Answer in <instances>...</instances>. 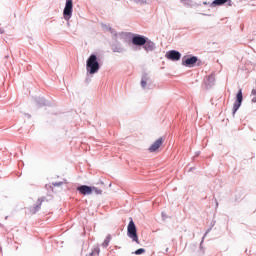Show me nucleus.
I'll use <instances>...</instances> for the list:
<instances>
[{
    "mask_svg": "<svg viewBox=\"0 0 256 256\" xmlns=\"http://www.w3.org/2000/svg\"><path fill=\"white\" fill-rule=\"evenodd\" d=\"M143 253H145V249H143V248H140L135 251V255H143Z\"/></svg>",
    "mask_w": 256,
    "mask_h": 256,
    "instance_id": "obj_16",
    "label": "nucleus"
},
{
    "mask_svg": "<svg viewBox=\"0 0 256 256\" xmlns=\"http://www.w3.org/2000/svg\"><path fill=\"white\" fill-rule=\"evenodd\" d=\"M111 241V238H106L105 240H104V242H103V246L104 247H108L109 246V242Z\"/></svg>",
    "mask_w": 256,
    "mask_h": 256,
    "instance_id": "obj_17",
    "label": "nucleus"
},
{
    "mask_svg": "<svg viewBox=\"0 0 256 256\" xmlns=\"http://www.w3.org/2000/svg\"><path fill=\"white\" fill-rule=\"evenodd\" d=\"M169 251V248H166V252Z\"/></svg>",
    "mask_w": 256,
    "mask_h": 256,
    "instance_id": "obj_20",
    "label": "nucleus"
},
{
    "mask_svg": "<svg viewBox=\"0 0 256 256\" xmlns=\"http://www.w3.org/2000/svg\"><path fill=\"white\" fill-rule=\"evenodd\" d=\"M166 59L170 61H179L181 59V53L177 50H171L166 53Z\"/></svg>",
    "mask_w": 256,
    "mask_h": 256,
    "instance_id": "obj_8",
    "label": "nucleus"
},
{
    "mask_svg": "<svg viewBox=\"0 0 256 256\" xmlns=\"http://www.w3.org/2000/svg\"><path fill=\"white\" fill-rule=\"evenodd\" d=\"M81 195H91V186L82 185L77 188Z\"/></svg>",
    "mask_w": 256,
    "mask_h": 256,
    "instance_id": "obj_10",
    "label": "nucleus"
},
{
    "mask_svg": "<svg viewBox=\"0 0 256 256\" xmlns=\"http://www.w3.org/2000/svg\"><path fill=\"white\" fill-rule=\"evenodd\" d=\"M100 249L99 247H95L92 252L90 253V256H99Z\"/></svg>",
    "mask_w": 256,
    "mask_h": 256,
    "instance_id": "obj_15",
    "label": "nucleus"
},
{
    "mask_svg": "<svg viewBox=\"0 0 256 256\" xmlns=\"http://www.w3.org/2000/svg\"><path fill=\"white\" fill-rule=\"evenodd\" d=\"M39 209H41V202H37L34 206L30 207V213H32V215H35V213L39 211Z\"/></svg>",
    "mask_w": 256,
    "mask_h": 256,
    "instance_id": "obj_12",
    "label": "nucleus"
},
{
    "mask_svg": "<svg viewBox=\"0 0 256 256\" xmlns=\"http://www.w3.org/2000/svg\"><path fill=\"white\" fill-rule=\"evenodd\" d=\"M251 93L252 95H256V89H253Z\"/></svg>",
    "mask_w": 256,
    "mask_h": 256,
    "instance_id": "obj_18",
    "label": "nucleus"
},
{
    "mask_svg": "<svg viewBox=\"0 0 256 256\" xmlns=\"http://www.w3.org/2000/svg\"><path fill=\"white\" fill-rule=\"evenodd\" d=\"M149 80V76L147 75V73H144L142 75V80H141V87L143 89H145L147 87V81Z\"/></svg>",
    "mask_w": 256,
    "mask_h": 256,
    "instance_id": "obj_11",
    "label": "nucleus"
},
{
    "mask_svg": "<svg viewBox=\"0 0 256 256\" xmlns=\"http://www.w3.org/2000/svg\"><path fill=\"white\" fill-rule=\"evenodd\" d=\"M99 69L101 66L99 65V61L97 60V56L92 54L86 61V71L89 75H95V73H99Z\"/></svg>",
    "mask_w": 256,
    "mask_h": 256,
    "instance_id": "obj_1",
    "label": "nucleus"
},
{
    "mask_svg": "<svg viewBox=\"0 0 256 256\" xmlns=\"http://www.w3.org/2000/svg\"><path fill=\"white\" fill-rule=\"evenodd\" d=\"M91 187V194L95 193L96 195H101L103 193V190L95 187V186H90Z\"/></svg>",
    "mask_w": 256,
    "mask_h": 256,
    "instance_id": "obj_14",
    "label": "nucleus"
},
{
    "mask_svg": "<svg viewBox=\"0 0 256 256\" xmlns=\"http://www.w3.org/2000/svg\"><path fill=\"white\" fill-rule=\"evenodd\" d=\"M204 5H209V3H207V2H204Z\"/></svg>",
    "mask_w": 256,
    "mask_h": 256,
    "instance_id": "obj_19",
    "label": "nucleus"
},
{
    "mask_svg": "<svg viewBox=\"0 0 256 256\" xmlns=\"http://www.w3.org/2000/svg\"><path fill=\"white\" fill-rule=\"evenodd\" d=\"M132 43L133 45H136L137 47H143L145 43H147V38L141 35H136L132 37Z\"/></svg>",
    "mask_w": 256,
    "mask_h": 256,
    "instance_id": "obj_7",
    "label": "nucleus"
},
{
    "mask_svg": "<svg viewBox=\"0 0 256 256\" xmlns=\"http://www.w3.org/2000/svg\"><path fill=\"white\" fill-rule=\"evenodd\" d=\"M163 143H165V138L160 137L158 138L150 147H149V152L150 153H157V151H159L161 145H163Z\"/></svg>",
    "mask_w": 256,
    "mask_h": 256,
    "instance_id": "obj_6",
    "label": "nucleus"
},
{
    "mask_svg": "<svg viewBox=\"0 0 256 256\" xmlns=\"http://www.w3.org/2000/svg\"><path fill=\"white\" fill-rule=\"evenodd\" d=\"M199 61L197 56H185L182 58V65L184 67H195V63Z\"/></svg>",
    "mask_w": 256,
    "mask_h": 256,
    "instance_id": "obj_4",
    "label": "nucleus"
},
{
    "mask_svg": "<svg viewBox=\"0 0 256 256\" xmlns=\"http://www.w3.org/2000/svg\"><path fill=\"white\" fill-rule=\"evenodd\" d=\"M241 103H243V91L240 89L236 95V102L233 105V115L239 111V107H241Z\"/></svg>",
    "mask_w": 256,
    "mask_h": 256,
    "instance_id": "obj_5",
    "label": "nucleus"
},
{
    "mask_svg": "<svg viewBox=\"0 0 256 256\" xmlns=\"http://www.w3.org/2000/svg\"><path fill=\"white\" fill-rule=\"evenodd\" d=\"M144 49L146 51H153L155 49V44L153 42H148L144 44Z\"/></svg>",
    "mask_w": 256,
    "mask_h": 256,
    "instance_id": "obj_13",
    "label": "nucleus"
},
{
    "mask_svg": "<svg viewBox=\"0 0 256 256\" xmlns=\"http://www.w3.org/2000/svg\"><path fill=\"white\" fill-rule=\"evenodd\" d=\"M227 3V7H233V1L231 0H214L210 3V7H221V5H225Z\"/></svg>",
    "mask_w": 256,
    "mask_h": 256,
    "instance_id": "obj_9",
    "label": "nucleus"
},
{
    "mask_svg": "<svg viewBox=\"0 0 256 256\" xmlns=\"http://www.w3.org/2000/svg\"><path fill=\"white\" fill-rule=\"evenodd\" d=\"M63 15L66 21L71 19V15H73V0H66Z\"/></svg>",
    "mask_w": 256,
    "mask_h": 256,
    "instance_id": "obj_3",
    "label": "nucleus"
},
{
    "mask_svg": "<svg viewBox=\"0 0 256 256\" xmlns=\"http://www.w3.org/2000/svg\"><path fill=\"white\" fill-rule=\"evenodd\" d=\"M127 235L130 239H132V241L139 245L140 242L139 236L137 235V226H135V222H133V220H131L128 224Z\"/></svg>",
    "mask_w": 256,
    "mask_h": 256,
    "instance_id": "obj_2",
    "label": "nucleus"
}]
</instances>
